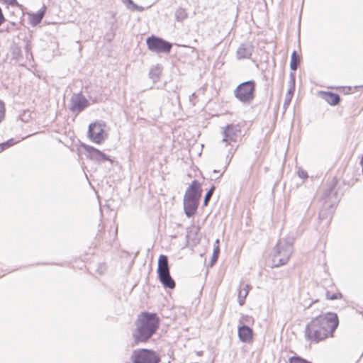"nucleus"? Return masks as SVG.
Here are the masks:
<instances>
[{"mask_svg": "<svg viewBox=\"0 0 363 363\" xmlns=\"http://www.w3.org/2000/svg\"><path fill=\"white\" fill-rule=\"evenodd\" d=\"M0 1H2L4 4L10 5V6H16V5H18V2H17L16 0H0Z\"/></svg>", "mask_w": 363, "mask_h": 363, "instance_id": "c756f323", "label": "nucleus"}, {"mask_svg": "<svg viewBox=\"0 0 363 363\" xmlns=\"http://www.w3.org/2000/svg\"><path fill=\"white\" fill-rule=\"evenodd\" d=\"M214 190H215V186H213L206 193V196H205V198H204V201H203V204L204 206H207L208 204V202L214 192Z\"/></svg>", "mask_w": 363, "mask_h": 363, "instance_id": "393cba45", "label": "nucleus"}, {"mask_svg": "<svg viewBox=\"0 0 363 363\" xmlns=\"http://www.w3.org/2000/svg\"><path fill=\"white\" fill-rule=\"evenodd\" d=\"M253 52V45L250 43H245L238 47L236 51V57L239 60L250 59Z\"/></svg>", "mask_w": 363, "mask_h": 363, "instance_id": "9b49d317", "label": "nucleus"}, {"mask_svg": "<svg viewBox=\"0 0 363 363\" xmlns=\"http://www.w3.org/2000/svg\"><path fill=\"white\" fill-rule=\"evenodd\" d=\"M201 192V189L199 182L194 180L187 189L184 199L199 201Z\"/></svg>", "mask_w": 363, "mask_h": 363, "instance_id": "9d476101", "label": "nucleus"}, {"mask_svg": "<svg viewBox=\"0 0 363 363\" xmlns=\"http://www.w3.org/2000/svg\"><path fill=\"white\" fill-rule=\"evenodd\" d=\"M319 95L328 104L333 105V106L337 105L340 101V96L335 93L327 92V91H320L319 93Z\"/></svg>", "mask_w": 363, "mask_h": 363, "instance_id": "4468645a", "label": "nucleus"}, {"mask_svg": "<svg viewBox=\"0 0 363 363\" xmlns=\"http://www.w3.org/2000/svg\"><path fill=\"white\" fill-rule=\"evenodd\" d=\"M131 360L133 363H159V354L151 350L140 349L133 352Z\"/></svg>", "mask_w": 363, "mask_h": 363, "instance_id": "39448f33", "label": "nucleus"}, {"mask_svg": "<svg viewBox=\"0 0 363 363\" xmlns=\"http://www.w3.org/2000/svg\"><path fill=\"white\" fill-rule=\"evenodd\" d=\"M158 278L164 287L171 289L175 287V282L172 278L169 272L158 274Z\"/></svg>", "mask_w": 363, "mask_h": 363, "instance_id": "2eb2a0df", "label": "nucleus"}, {"mask_svg": "<svg viewBox=\"0 0 363 363\" xmlns=\"http://www.w3.org/2000/svg\"><path fill=\"white\" fill-rule=\"evenodd\" d=\"M186 18L187 13L184 9L179 8L178 9H177V11H175V18L177 21H182Z\"/></svg>", "mask_w": 363, "mask_h": 363, "instance_id": "412c9836", "label": "nucleus"}, {"mask_svg": "<svg viewBox=\"0 0 363 363\" xmlns=\"http://www.w3.org/2000/svg\"><path fill=\"white\" fill-rule=\"evenodd\" d=\"M292 254L291 241H279L275 246L273 254L272 261L274 267H279L285 264L289 259Z\"/></svg>", "mask_w": 363, "mask_h": 363, "instance_id": "7ed1b4c3", "label": "nucleus"}, {"mask_svg": "<svg viewBox=\"0 0 363 363\" xmlns=\"http://www.w3.org/2000/svg\"><path fill=\"white\" fill-rule=\"evenodd\" d=\"M339 324L336 313H327L310 321L305 329V337L311 342H318L332 337Z\"/></svg>", "mask_w": 363, "mask_h": 363, "instance_id": "f257e3e1", "label": "nucleus"}, {"mask_svg": "<svg viewBox=\"0 0 363 363\" xmlns=\"http://www.w3.org/2000/svg\"><path fill=\"white\" fill-rule=\"evenodd\" d=\"M195 97V94L193 93L190 96H189V101L191 102H192V99H194Z\"/></svg>", "mask_w": 363, "mask_h": 363, "instance_id": "f704fd0d", "label": "nucleus"}, {"mask_svg": "<svg viewBox=\"0 0 363 363\" xmlns=\"http://www.w3.org/2000/svg\"><path fill=\"white\" fill-rule=\"evenodd\" d=\"M136 331L134 337L137 342H145L156 333L160 320L155 313H142L136 321Z\"/></svg>", "mask_w": 363, "mask_h": 363, "instance_id": "f03ea898", "label": "nucleus"}, {"mask_svg": "<svg viewBox=\"0 0 363 363\" xmlns=\"http://www.w3.org/2000/svg\"><path fill=\"white\" fill-rule=\"evenodd\" d=\"M250 286L248 284H241L238 290V302L240 306L245 303V299L249 293Z\"/></svg>", "mask_w": 363, "mask_h": 363, "instance_id": "a211bd4d", "label": "nucleus"}, {"mask_svg": "<svg viewBox=\"0 0 363 363\" xmlns=\"http://www.w3.org/2000/svg\"><path fill=\"white\" fill-rule=\"evenodd\" d=\"M252 320V318L246 315L242 317V320L246 323H250V321Z\"/></svg>", "mask_w": 363, "mask_h": 363, "instance_id": "473e14b6", "label": "nucleus"}, {"mask_svg": "<svg viewBox=\"0 0 363 363\" xmlns=\"http://www.w3.org/2000/svg\"><path fill=\"white\" fill-rule=\"evenodd\" d=\"M43 16H44L43 11L35 13L33 16V21L35 24L39 23L41 21V20L43 19Z\"/></svg>", "mask_w": 363, "mask_h": 363, "instance_id": "bb28decb", "label": "nucleus"}, {"mask_svg": "<svg viewBox=\"0 0 363 363\" xmlns=\"http://www.w3.org/2000/svg\"><path fill=\"white\" fill-rule=\"evenodd\" d=\"M222 134V143L226 146L231 145V143L236 142L240 136V129L238 125H228L225 128H223Z\"/></svg>", "mask_w": 363, "mask_h": 363, "instance_id": "0eeeda50", "label": "nucleus"}, {"mask_svg": "<svg viewBox=\"0 0 363 363\" xmlns=\"http://www.w3.org/2000/svg\"><path fill=\"white\" fill-rule=\"evenodd\" d=\"M5 116V106L3 101L0 100V123L4 120Z\"/></svg>", "mask_w": 363, "mask_h": 363, "instance_id": "cd10ccee", "label": "nucleus"}, {"mask_svg": "<svg viewBox=\"0 0 363 363\" xmlns=\"http://www.w3.org/2000/svg\"><path fill=\"white\" fill-rule=\"evenodd\" d=\"M298 174L302 179H305V178L308 177L307 172L303 169H299L298 171Z\"/></svg>", "mask_w": 363, "mask_h": 363, "instance_id": "7c9ffc66", "label": "nucleus"}, {"mask_svg": "<svg viewBox=\"0 0 363 363\" xmlns=\"http://www.w3.org/2000/svg\"><path fill=\"white\" fill-rule=\"evenodd\" d=\"M13 139H10L6 142L0 144V152L14 145Z\"/></svg>", "mask_w": 363, "mask_h": 363, "instance_id": "a878e982", "label": "nucleus"}, {"mask_svg": "<svg viewBox=\"0 0 363 363\" xmlns=\"http://www.w3.org/2000/svg\"><path fill=\"white\" fill-rule=\"evenodd\" d=\"M229 153L233 154V152H231V150H229Z\"/></svg>", "mask_w": 363, "mask_h": 363, "instance_id": "c9c22d12", "label": "nucleus"}, {"mask_svg": "<svg viewBox=\"0 0 363 363\" xmlns=\"http://www.w3.org/2000/svg\"><path fill=\"white\" fill-rule=\"evenodd\" d=\"M89 153L92 160H95L99 162H103L106 160H110L109 158L102 152L99 150L91 147L89 150Z\"/></svg>", "mask_w": 363, "mask_h": 363, "instance_id": "f3484780", "label": "nucleus"}, {"mask_svg": "<svg viewBox=\"0 0 363 363\" xmlns=\"http://www.w3.org/2000/svg\"><path fill=\"white\" fill-rule=\"evenodd\" d=\"M89 104L87 99L81 94H73L70 99V110L79 113Z\"/></svg>", "mask_w": 363, "mask_h": 363, "instance_id": "1a4fd4ad", "label": "nucleus"}, {"mask_svg": "<svg viewBox=\"0 0 363 363\" xmlns=\"http://www.w3.org/2000/svg\"><path fill=\"white\" fill-rule=\"evenodd\" d=\"M238 332L239 339L242 342H250L252 340L253 331L250 327L245 325L238 326Z\"/></svg>", "mask_w": 363, "mask_h": 363, "instance_id": "f8f14e48", "label": "nucleus"}, {"mask_svg": "<svg viewBox=\"0 0 363 363\" xmlns=\"http://www.w3.org/2000/svg\"><path fill=\"white\" fill-rule=\"evenodd\" d=\"M101 123H91L89 126L88 135L96 143H101L106 138V134Z\"/></svg>", "mask_w": 363, "mask_h": 363, "instance_id": "6e6552de", "label": "nucleus"}, {"mask_svg": "<svg viewBox=\"0 0 363 363\" xmlns=\"http://www.w3.org/2000/svg\"><path fill=\"white\" fill-rule=\"evenodd\" d=\"M131 7L128 6L129 9H132L133 11H144V8L143 6H138L133 2V4H129Z\"/></svg>", "mask_w": 363, "mask_h": 363, "instance_id": "c85d7f7f", "label": "nucleus"}, {"mask_svg": "<svg viewBox=\"0 0 363 363\" xmlns=\"http://www.w3.org/2000/svg\"><path fill=\"white\" fill-rule=\"evenodd\" d=\"M5 20L6 19H5L4 16L3 14L2 10L0 8V26L5 21Z\"/></svg>", "mask_w": 363, "mask_h": 363, "instance_id": "2f4dec72", "label": "nucleus"}, {"mask_svg": "<svg viewBox=\"0 0 363 363\" xmlns=\"http://www.w3.org/2000/svg\"><path fill=\"white\" fill-rule=\"evenodd\" d=\"M160 73V67L159 66H155L151 68L149 74L150 77L152 79V80L155 82L159 79Z\"/></svg>", "mask_w": 363, "mask_h": 363, "instance_id": "4be33fe9", "label": "nucleus"}, {"mask_svg": "<svg viewBox=\"0 0 363 363\" xmlns=\"http://www.w3.org/2000/svg\"><path fill=\"white\" fill-rule=\"evenodd\" d=\"M218 242H219V240H216V243L218 244ZM219 252H220L219 246H218V245H217L216 246H215L214 250H213V256L211 258V265H213L214 263L216 262Z\"/></svg>", "mask_w": 363, "mask_h": 363, "instance_id": "b1692460", "label": "nucleus"}, {"mask_svg": "<svg viewBox=\"0 0 363 363\" xmlns=\"http://www.w3.org/2000/svg\"><path fill=\"white\" fill-rule=\"evenodd\" d=\"M325 296H326V298L328 300H336V299H340L342 298V295L341 293L331 294V292L329 291H326Z\"/></svg>", "mask_w": 363, "mask_h": 363, "instance_id": "5701e85b", "label": "nucleus"}, {"mask_svg": "<svg viewBox=\"0 0 363 363\" xmlns=\"http://www.w3.org/2000/svg\"><path fill=\"white\" fill-rule=\"evenodd\" d=\"M147 48L150 50L155 52L169 53L172 45L162 38L151 36L146 40Z\"/></svg>", "mask_w": 363, "mask_h": 363, "instance_id": "423d86ee", "label": "nucleus"}, {"mask_svg": "<svg viewBox=\"0 0 363 363\" xmlns=\"http://www.w3.org/2000/svg\"><path fill=\"white\" fill-rule=\"evenodd\" d=\"M255 82L247 81L239 84L234 90L235 98L243 104H250L255 98Z\"/></svg>", "mask_w": 363, "mask_h": 363, "instance_id": "20e7f679", "label": "nucleus"}, {"mask_svg": "<svg viewBox=\"0 0 363 363\" xmlns=\"http://www.w3.org/2000/svg\"><path fill=\"white\" fill-rule=\"evenodd\" d=\"M300 62V57L297 55L296 51H294L291 57V62H290V68L293 71H296L298 68V66Z\"/></svg>", "mask_w": 363, "mask_h": 363, "instance_id": "aec40b11", "label": "nucleus"}, {"mask_svg": "<svg viewBox=\"0 0 363 363\" xmlns=\"http://www.w3.org/2000/svg\"><path fill=\"white\" fill-rule=\"evenodd\" d=\"M199 201L184 199V208L187 217H191L196 212Z\"/></svg>", "mask_w": 363, "mask_h": 363, "instance_id": "ddd939ff", "label": "nucleus"}, {"mask_svg": "<svg viewBox=\"0 0 363 363\" xmlns=\"http://www.w3.org/2000/svg\"><path fill=\"white\" fill-rule=\"evenodd\" d=\"M122 1L125 4H133V1L132 0H122Z\"/></svg>", "mask_w": 363, "mask_h": 363, "instance_id": "72a5a7b5", "label": "nucleus"}, {"mask_svg": "<svg viewBox=\"0 0 363 363\" xmlns=\"http://www.w3.org/2000/svg\"><path fill=\"white\" fill-rule=\"evenodd\" d=\"M169 272L168 258L166 255H161L158 259L157 274Z\"/></svg>", "mask_w": 363, "mask_h": 363, "instance_id": "dca6fc26", "label": "nucleus"}, {"mask_svg": "<svg viewBox=\"0 0 363 363\" xmlns=\"http://www.w3.org/2000/svg\"><path fill=\"white\" fill-rule=\"evenodd\" d=\"M291 82H292V84H291L290 89H289V91H287V93L285 96V99H284V108L285 109L287 108V106L291 103V99L293 97V94H294V79H292Z\"/></svg>", "mask_w": 363, "mask_h": 363, "instance_id": "6ab92c4d", "label": "nucleus"}]
</instances>
